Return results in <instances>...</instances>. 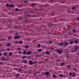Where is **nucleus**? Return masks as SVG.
<instances>
[{
	"instance_id": "f257e3e1",
	"label": "nucleus",
	"mask_w": 79,
	"mask_h": 79,
	"mask_svg": "<svg viewBox=\"0 0 79 79\" xmlns=\"http://www.w3.org/2000/svg\"><path fill=\"white\" fill-rule=\"evenodd\" d=\"M57 53H59V54H61L62 53V50L58 49L57 50Z\"/></svg>"
},
{
	"instance_id": "f03ea898",
	"label": "nucleus",
	"mask_w": 79,
	"mask_h": 79,
	"mask_svg": "<svg viewBox=\"0 0 79 79\" xmlns=\"http://www.w3.org/2000/svg\"><path fill=\"white\" fill-rule=\"evenodd\" d=\"M44 75H46V76H48V75L50 74V73L48 72H46L44 73Z\"/></svg>"
},
{
	"instance_id": "7ed1b4c3",
	"label": "nucleus",
	"mask_w": 79,
	"mask_h": 79,
	"mask_svg": "<svg viewBox=\"0 0 79 79\" xmlns=\"http://www.w3.org/2000/svg\"><path fill=\"white\" fill-rule=\"evenodd\" d=\"M32 53V52L31 51H27V55H29Z\"/></svg>"
},
{
	"instance_id": "20e7f679",
	"label": "nucleus",
	"mask_w": 79,
	"mask_h": 79,
	"mask_svg": "<svg viewBox=\"0 0 79 79\" xmlns=\"http://www.w3.org/2000/svg\"><path fill=\"white\" fill-rule=\"evenodd\" d=\"M29 64L30 65H33V64H34V62L31 60L30 61H29Z\"/></svg>"
},
{
	"instance_id": "39448f33",
	"label": "nucleus",
	"mask_w": 79,
	"mask_h": 79,
	"mask_svg": "<svg viewBox=\"0 0 79 79\" xmlns=\"http://www.w3.org/2000/svg\"><path fill=\"white\" fill-rule=\"evenodd\" d=\"M18 71L20 73H23V70L21 69H18Z\"/></svg>"
},
{
	"instance_id": "423d86ee",
	"label": "nucleus",
	"mask_w": 79,
	"mask_h": 79,
	"mask_svg": "<svg viewBox=\"0 0 79 79\" xmlns=\"http://www.w3.org/2000/svg\"><path fill=\"white\" fill-rule=\"evenodd\" d=\"M64 45H69V43L68 41H66L64 43Z\"/></svg>"
},
{
	"instance_id": "0eeeda50",
	"label": "nucleus",
	"mask_w": 79,
	"mask_h": 79,
	"mask_svg": "<svg viewBox=\"0 0 79 79\" xmlns=\"http://www.w3.org/2000/svg\"><path fill=\"white\" fill-rule=\"evenodd\" d=\"M39 73H40V72L39 71H37L35 72L34 73V75H36L37 74H39Z\"/></svg>"
},
{
	"instance_id": "6e6552de",
	"label": "nucleus",
	"mask_w": 79,
	"mask_h": 79,
	"mask_svg": "<svg viewBox=\"0 0 79 79\" xmlns=\"http://www.w3.org/2000/svg\"><path fill=\"white\" fill-rule=\"evenodd\" d=\"M23 63H27V60L25 59L23 60Z\"/></svg>"
},
{
	"instance_id": "1a4fd4ad",
	"label": "nucleus",
	"mask_w": 79,
	"mask_h": 79,
	"mask_svg": "<svg viewBox=\"0 0 79 79\" xmlns=\"http://www.w3.org/2000/svg\"><path fill=\"white\" fill-rule=\"evenodd\" d=\"M17 51H20V50H21V48H18L17 49Z\"/></svg>"
},
{
	"instance_id": "9d476101",
	"label": "nucleus",
	"mask_w": 79,
	"mask_h": 79,
	"mask_svg": "<svg viewBox=\"0 0 79 79\" xmlns=\"http://www.w3.org/2000/svg\"><path fill=\"white\" fill-rule=\"evenodd\" d=\"M23 53L24 55H26L27 54V51H24L23 52Z\"/></svg>"
},
{
	"instance_id": "9b49d317",
	"label": "nucleus",
	"mask_w": 79,
	"mask_h": 79,
	"mask_svg": "<svg viewBox=\"0 0 79 79\" xmlns=\"http://www.w3.org/2000/svg\"><path fill=\"white\" fill-rule=\"evenodd\" d=\"M70 44L71 45H72V44H74V42L73 41H70Z\"/></svg>"
},
{
	"instance_id": "f8f14e48",
	"label": "nucleus",
	"mask_w": 79,
	"mask_h": 79,
	"mask_svg": "<svg viewBox=\"0 0 79 79\" xmlns=\"http://www.w3.org/2000/svg\"><path fill=\"white\" fill-rule=\"evenodd\" d=\"M79 49V47L77 46H75V50H78Z\"/></svg>"
},
{
	"instance_id": "ddd939ff",
	"label": "nucleus",
	"mask_w": 79,
	"mask_h": 79,
	"mask_svg": "<svg viewBox=\"0 0 79 79\" xmlns=\"http://www.w3.org/2000/svg\"><path fill=\"white\" fill-rule=\"evenodd\" d=\"M19 42L20 44H23V42L22 41H19Z\"/></svg>"
},
{
	"instance_id": "4468645a",
	"label": "nucleus",
	"mask_w": 79,
	"mask_h": 79,
	"mask_svg": "<svg viewBox=\"0 0 79 79\" xmlns=\"http://www.w3.org/2000/svg\"><path fill=\"white\" fill-rule=\"evenodd\" d=\"M7 47H10V46H11V44L10 43H8L7 44Z\"/></svg>"
},
{
	"instance_id": "2eb2a0df",
	"label": "nucleus",
	"mask_w": 79,
	"mask_h": 79,
	"mask_svg": "<svg viewBox=\"0 0 79 79\" xmlns=\"http://www.w3.org/2000/svg\"><path fill=\"white\" fill-rule=\"evenodd\" d=\"M60 46H62L63 45V42H61L60 43H59V44Z\"/></svg>"
},
{
	"instance_id": "dca6fc26",
	"label": "nucleus",
	"mask_w": 79,
	"mask_h": 79,
	"mask_svg": "<svg viewBox=\"0 0 79 79\" xmlns=\"http://www.w3.org/2000/svg\"><path fill=\"white\" fill-rule=\"evenodd\" d=\"M19 11V10L18 8H17L15 9V11L16 12H17V11Z\"/></svg>"
},
{
	"instance_id": "f3484780",
	"label": "nucleus",
	"mask_w": 79,
	"mask_h": 79,
	"mask_svg": "<svg viewBox=\"0 0 79 79\" xmlns=\"http://www.w3.org/2000/svg\"><path fill=\"white\" fill-rule=\"evenodd\" d=\"M26 58V56H24L22 57V59H25Z\"/></svg>"
},
{
	"instance_id": "a211bd4d",
	"label": "nucleus",
	"mask_w": 79,
	"mask_h": 79,
	"mask_svg": "<svg viewBox=\"0 0 79 79\" xmlns=\"http://www.w3.org/2000/svg\"><path fill=\"white\" fill-rule=\"evenodd\" d=\"M9 56H11V55H13V53H12V52H10L9 53Z\"/></svg>"
},
{
	"instance_id": "6ab92c4d",
	"label": "nucleus",
	"mask_w": 79,
	"mask_h": 79,
	"mask_svg": "<svg viewBox=\"0 0 79 79\" xmlns=\"http://www.w3.org/2000/svg\"><path fill=\"white\" fill-rule=\"evenodd\" d=\"M14 44H17L18 43V42L17 41H14Z\"/></svg>"
},
{
	"instance_id": "aec40b11",
	"label": "nucleus",
	"mask_w": 79,
	"mask_h": 79,
	"mask_svg": "<svg viewBox=\"0 0 79 79\" xmlns=\"http://www.w3.org/2000/svg\"><path fill=\"white\" fill-rule=\"evenodd\" d=\"M18 39V37H17V36H15L14 37V39L15 40H16V39Z\"/></svg>"
},
{
	"instance_id": "412c9836",
	"label": "nucleus",
	"mask_w": 79,
	"mask_h": 79,
	"mask_svg": "<svg viewBox=\"0 0 79 79\" xmlns=\"http://www.w3.org/2000/svg\"><path fill=\"white\" fill-rule=\"evenodd\" d=\"M35 3H32V4H31V6H35Z\"/></svg>"
},
{
	"instance_id": "4be33fe9",
	"label": "nucleus",
	"mask_w": 79,
	"mask_h": 79,
	"mask_svg": "<svg viewBox=\"0 0 79 79\" xmlns=\"http://www.w3.org/2000/svg\"><path fill=\"white\" fill-rule=\"evenodd\" d=\"M74 42L75 44H77V43H78V42L76 40H74Z\"/></svg>"
},
{
	"instance_id": "5701e85b",
	"label": "nucleus",
	"mask_w": 79,
	"mask_h": 79,
	"mask_svg": "<svg viewBox=\"0 0 79 79\" xmlns=\"http://www.w3.org/2000/svg\"><path fill=\"white\" fill-rule=\"evenodd\" d=\"M60 65H61L62 66H63V65H64V63L62 62V63L60 64Z\"/></svg>"
},
{
	"instance_id": "b1692460",
	"label": "nucleus",
	"mask_w": 79,
	"mask_h": 79,
	"mask_svg": "<svg viewBox=\"0 0 79 79\" xmlns=\"http://www.w3.org/2000/svg\"><path fill=\"white\" fill-rule=\"evenodd\" d=\"M10 7H13V5L12 4H10V6H9Z\"/></svg>"
},
{
	"instance_id": "393cba45",
	"label": "nucleus",
	"mask_w": 79,
	"mask_h": 79,
	"mask_svg": "<svg viewBox=\"0 0 79 79\" xmlns=\"http://www.w3.org/2000/svg\"><path fill=\"white\" fill-rule=\"evenodd\" d=\"M33 63H34V64H36V63H37V61H34L33 62Z\"/></svg>"
},
{
	"instance_id": "a878e982",
	"label": "nucleus",
	"mask_w": 79,
	"mask_h": 79,
	"mask_svg": "<svg viewBox=\"0 0 79 79\" xmlns=\"http://www.w3.org/2000/svg\"><path fill=\"white\" fill-rule=\"evenodd\" d=\"M76 30H73V32H74V33H75V32H76Z\"/></svg>"
},
{
	"instance_id": "bb28decb",
	"label": "nucleus",
	"mask_w": 79,
	"mask_h": 79,
	"mask_svg": "<svg viewBox=\"0 0 79 79\" xmlns=\"http://www.w3.org/2000/svg\"><path fill=\"white\" fill-rule=\"evenodd\" d=\"M38 52H42V49H40L38 50Z\"/></svg>"
},
{
	"instance_id": "cd10ccee",
	"label": "nucleus",
	"mask_w": 79,
	"mask_h": 79,
	"mask_svg": "<svg viewBox=\"0 0 79 79\" xmlns=\"http://www.w3.org/2000/svg\"><path fill=\"white\" fill-rule=\"evenodd\" d=\"M75 9H76V7H73L72 8V9L73 10H75Z\"/></svg>"
},
{
	"instance_id": "c85d7f7f",
	"label": "nucleus",
	"mask_w": 79,
	"mask_h": 79,
	"mask_svg": "<svg viewBox=\"0 0 79 79\" xmlns=\"http://www.w3.org/2000/svg\"><path fill=\"white\" fill-rule=\"evenodd\" d=\"M25 47L26 48H27L28 47H29V46L28 45H26L25 46Z\"/></svg>"
},
{
	"instance_id": "c756f323",
	"label": "nucleus",
	"mask_w": 79,
	"mask_h": 79,
	"mask_svg": "<svg viewBox=\"0 0 79 79\" xmlns=\"http://www.w3.org/2000/svg\"><path fill=\"white\" fill-rule=\"evenodd\" d=\"M27 0H25L24 1V3H27Z\"/></svg>"
},
{
	"instance_id": "7c9ffc66",
	"label": "nucleus",
	"mask_w": 79,
	"mask_h": 79,
	"mask_svg": "<svg viewBox=\"0 0 79 79\" xmlns=\"http://www.w3.org/2000/svg\"><path fill=\"white\" fill-rule=\"evenodd\" d=\"M46 55H48V54H49V52H46Z\"/></svg>"
},
{
	"instance_id": "2f4dec72",
	"label": "nucleus",
	"mask_w": 79,
	"mask_h": 79,
	"mask_svg": "<svg viewBox=\"0 0 79 79\" xmlns=\"http://www.w3.org/2000/svg\"><path fill=\"white\" fill-rule=\"evenodd\" d=\"M67 68H70V65H68L67 66Z\"/></svg>"
},
{
	"instance_id": "473e14b6",
	"label": "nucleus",
	"mask_w": 79,
	"mask_h": 79,
	"mask_svg": "<svg viewBox=\"0 0 79 79\" xmlns=\"http://www.w3.org/2000/svg\"><path fill=\"white\" fill-rule=\"evenodd\" d=\"M6 6H7V7H8L9 6V5H8V4H6Z\"/></svg>"
},
{
	"instance_id": "72a5a7b5",
	"label": "nucleus",
	"mask_w": 79,
	"mask_h": 79,
	"mask_svg": "<svg viewBox=\"0 0 79 79\" xmlns=\"http://www.w3.org/2000/svg\"><path fill=\"white\" fill-rule=\"evenodd\" d=\"M41 45L40 44H38V47H40Z\"/></svg>"
},
{
	"instance_id": "f704fd0d",
	"label": "nucleus",
	"mask_w": 79,
	"mask_h": 79,
	"mask_svg": "<svg viewBox=\"0 0 79 79\" xmlns=\"http://www.w3.org/2000/svg\"><path fill=\"white\" fill-rule=\"evenodd\" d=\"M1 60H2V61H6V60H4L3 58L1 59Z\"/></svg>"
},
{
	"instance_id": "c9c22d12",
	"label": "nucleus",
	"mask_w": 79,
	"mask_h": 79,
	"mask_svg": "<svg viewBox=\"0 0 79 79\" xmlns=\"http://www.w3.org/2000/svg\"><path fill=\"white\" fill-rule=\"evenodd\" d=\"M62 76H63V75H62V74H61L60 75V77H62Z\"/></svg>"
},
{
	"instance_id": "e433bc0d",
	"label": "nucleus",
	"mask_w": 79,
	"mask_h": 79,
	"mask_svg": "<svg viewBox=\"0 0 79 79\" xmlns=\"http://www.w3.org/2000/svg\"><path fill=\"white\" fill-rule=\"evenodd\" d=\"M16 77H18V76H19V74H17L16 75Z\"/></svg>"
},
{
	"instance_id": "4c0bfd02",
	"label": "nucleus",
	"mask_w": 79,
	"mask_h": 79,
	"mask_svg": "<svg viewBox=\"0 0 79 79\" xmlns=\"http://www.w3.org/2000/svg\"><path fill=\"white\" fill-rule=\"evenodd\" d=\"M18 38H20V37H21V36H19V35H17V36Z\"/></svg>"
},
{
	"instance_id": "58836bf2",
	"label": "nucleus",
	"mask_w": 79,
	"mask_h": 79,
	"mask_svg": "<svg viewBox=\"0 0 79 79\" xmlns=\"http://www.w3.org/2000/svg\"><path fill=\"white\" fill-rule=\"evenodd\" d=\"M33 42H36V40H33L32 41Z\"/></svg>"
},
{
	"instance_id": "ea45409f",
	"label": "nucleus",
	"mask_w": 79,
	"mask_h": 79,
	"mask_svg": "<svg viewBox=\"0 0 79 79\" xmlns=\"http://www.w3.org/2000/svg\"><path fill=\"white\" fill-rule=\"evenodd\" d=\"M4 55H5V56H6V52H4Z\"/></svg>"
},
{
	"instance_id": "a19ab883",
	"label": "nucleus",
	"mask_w": 79,
	"mask_h": 79,
	"mask_svg": "<svg viewBox=\"0 0 79 79\" xmlns=\"http://www.w3.org/2000/svg\"><path fill=\"white\" fill-rule=\"evenodd\" d=\"M55 77H56V76H55V75H53V78H55Z\"/></svg>"
},
{
	"instance_id": "79ce46f5",
	"label": "nucleus",
	"mask_w": 79,
	"mask_h": 79,
	"mask_svg": "<svg viewBox=\"0 0 79 79\" xmlns=\"http://www.w3.org/2000/svg\"><path fill=\"white\" fill-rule=\"evenodd\" d=\"M69 74L70 76H72V73H69Z\"/></svg>"
},
{
	"instance_id": "37998d69",
	"label": "nucleus",
	"mask_w": 79,
	"mask_h": 79,
	"mask_svg": "<svg viewBox=\"0 0 79 79\" xmlns=\"http://www.w3.org/2000/svg\"><path fill=\"white\" fill-rule=\"evenodd\" d=\"M11 39V37H9L8 38V39H9V40H10Z\"/></svg>"
},
{
	"instance_id": "c03bdc74",
	"label": "nucleus",
	"mask_w": 79,
	"mask_h": 79,
	"mask_svg": "<svg viewBox=\"0 0 79 79\" xmlns=\"http://www.w3.org/2000/svg\"><path fill=\"white\" fill-rule=\"evenodd\" d=\"M77 21H79V18H77Z\"/></svg>"
},
{
	"instance_id": "a18cd8bd",
	"label": "nucleus",
	"mask_w": 79,
	"mask_h": 79,
	"mask_svg": "<svg viewBox=\"0 0 79 79\" xmlns=\"http://www.w3.org/2000/svg\"><path fill=\"white\" fill-rule=\"evenodd\" d=\"M19 54H21V51H19Z\"/></svg>"
},
{
	"instance_id": "49530a36",
	"label": "nucleus",
	"mask_w": 79,
	"mask_h": 79,
	"mask_svg": "<svg viewBox=\"0 0 79 79\" xmlns=\"http://www.w3.org/2000/svg\"><path fill=\"white\" fill-rule=\"evenodd\" d=\"M36 57H39V55H36Z\"/></svg>"
},
{
	"instance_id": "de8ad7c7",
	"label": "nucleus",
	"mask_w": 79,
	"mask_h": 79,
	"mask_svg": "<svg viewBox=\"0 0 79 79\" xmlns=\"http://www.w3.org/2000/svg\"><path fill=\"white\" fill-rule=\"evenodd\" d=\"M49 44H52V42H49Z\"/></svg>"
},
{
	"instance_id": "09e8293b",
	"label": "nucleus",
	"mask_w": 79,
	"mask_h": 79,
	"mask_svg": "<svg viewBox=\"0 0 79 79\" xmlns=\"http://www.w3.org/2000/svg\"><path fill=\"white\" fill-rule=\"evenodd\" d=\"M39 56V57H41L42 56V55H40Z\"/></svg>"
},
{
	"instance_id": "8fccbe9b",
	"label": "nucleus",
	"mask_w": 79,
	"mask_h": 79,
	"mask_svg": "<svg viewBox=\"0 0 79 79\" xmlns=\"http://www.w3.org/2000/svg\"><path fill=\"white\" fill-rule=\"evenodd\" d=\"M45 60L46 61H48V59H46Z\"/></svg>"
},
{
	"instance_id": "3c124183",
	"label": "nucleus",
	"mask_w": 79,
	"mask_h": 79,
	"mask_svg": "<svg viewBox=\"0 0 79 79\" xmlns=\"http://www.w3.org/2000/svg\"><path fill=\"white\" fill-rule=\"evenodd\" d=\"M68 13H69V12H70V11H69V10H68Z\"/></svg>"
},
{
	"instance_id": "603ef678",
	"label": "nucleus",
	"mask_w": 79,
	"mask_h": 79,
	"mask_svg": "<svg viewBox=\"0 0 79 79\" xmlns=\"http://www.w3.org/2000/svg\"><path fill=\"white\" fill-rule=\"evenodd\" d=\"M0 56H2V53H0Z\"/></svg>"
},
{
	"instance_id": "864d4df0",
	"label": "nucleus",
	"mask_w": 79,
	"mask_h": 79,
	"mask_svg": "<svg viewBox=\"0 0 79 79\" xmlns=\"http://www.w3.org/2000/svg\"><path fill=\"white\" fill-rule=\"evenodd\" d=\"M28 73H29V74H31V72H28Z\"/></svg>"
},
{
	"instance_id": "5fc2aeb1",
	"label": "nucleus",
	"mask_w": 79,
	"mask_h": 79,
	"mask_svg": "<svg viewBox=\"0 0 79 79\" xmlns=\"http://www.w3.org/2000/svg\"><path fill=\"white\" fill-rule=\"evenodd\" d=\"M51 1H52V2H53V0H51Z\"/></svg>"
},
{
	"instance_id": "6e6d98bb",
	"label": "nucleus",
	"mask_w": 79,
	"mask_h": 79,
	"mask_svg": "<svg viewBox=\"0 0 79 79\" xmlns=\"http://www.w3.org/2000/svg\"><path fill=\"white\" fill-rule=\"evenodd\" d=\"M72 76H74V74H72Z\"/></svg>"
},
{
	"instance_id": "4d7b16f0",
	"label": "nucleus",
	"mask_w": 79,
	"mask_h": 79,
	"mask_svg": "<svg viewBox=\"0 0 79 79\" xmlns=\"http://www.w3.org/2000/svg\"><path fill=\"white\" fill-rule=\"evenodd\" d=\"M2 62H0V64H2Z\"/></svg>"
},
{
	"instance_id": "13d9d810",
	"label": "nucleus",
	"mask_w": 79,
	"mask_h": 79,
	"mask_svg": "<svg viewBox=\"0 0 79 79\" xmlns=\"http://www.w3.org/2000/svg\"><path fill=\"white\" fill-rule=\"evenodd\" d=\"M0 46H2V44H0Z\"/></svg>"
},
{
	"instance_id": "bf43d9fd",
	"label": "nucleus",
	"mask_w": 79,
	"mask_h": 79,
	"mask_svg": "<svg viewBox=\"0 0 79 79\" xmlns=\"http://www.w3.org/2000/svg\"><path fill=\"white\" fill-rule=\"evenodd\" d=\"M12 48H14V46H13Z\"/></svg>"
},
{
	"instance_id": "052dcab7",
	"label": "nucleus",
	"mask_w": 79,
	"mask_h": 79,
	"mask_svg": "<svg viewBox=\"0 0 79 79\" xmlns=\"http://www.w3.org/2000/svg\"><path fill=\"white\" fill-rule=\"evenodd\" d=\"M76 54L77 55V54H78V53H77Z\"/></svg>"
},
{
	"instance_id": "680f3d73",
	"label": "nucleus",
	"mask_w": 79,
	"mask_h": 79,
	"mask_svg": "<svg viewBox=\"0 0 79 79\" xmlns=\"http://www.w3.org/2000/svg\"><path fill=\"white\" fill-rule=\"evenodd\" d=\"M76 6H78L77 5H76Z\"/></svg>"
},
{
	"instance_id": "e2e57ef3",
	"label": "nucleus",
	"mask_w": 79,
	"mask_h": 79,
	"mask_svg": "<svg viewBox=\"0 0 79 79\" xmlns=\"http://www.w3.org/2000/svg\"><path fill=\"white\" fill-rule=\"evenodd\" d=\"M7 51H9V49L8 50L7 49Z\"/></svg>"
},
{
	"instance_id": "0e129e2a",
	"label": "nucleus",
	"mask_w": 79,
	"mask_h": 79,
	"mask_svg": "<svg viewBox=\"0 0 79 79\" xmlns=\"http://www.w3.org/2000/svg\"><path fill=\"white\" fill-rule=\"evenodd\" d=\"M1 50H0V52H1Z\"/></svg>"
},
{
	"instance_id": "69168bd1",
	"label": "nucleus",
	"mask_w": 79,
	"mask_h": 79,
	"mask_svg": "<svg viewBox=\"0 0 79 79\" xmlns=\"http://www.w3.org/2000/svg\"><path fill=\"white\" fill-rule=\"evenodd\" d=\"M78 25H79V23H78Z\"/></svg>"
},
{
	"instance_id": "338daca9",
	"label": "nucleus",
	"mask_w": 79,
	"mask_h": 79,
	"mask_svg": "<svg viewBox=\"0 0 79 79\" xmlns=\"http://www.w3.org/2000/svg\"><path fill=\"white\" fill-rule=\"evenodd\" d=\"M74 73H73V74H74Z\"/></svg>"
}]
</instances>
